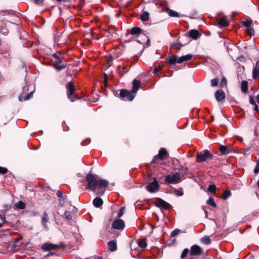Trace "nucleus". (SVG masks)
<instances>
[{
  "instance_id": "1",
  "label": "nucleus",
  "mask_w": 259,
  "mask_h": 259,
  "mask_svg": "<svg viewBox=\"0 0 259 259\" xmlns=\"http://www.w3.org/2000/svg\"><path fill=\"white\" fill-rule=\"evenodd\" d=\"M87 184L86 188L94 191L97 195L104 194L105 188L109 185V182L104 179H98L96 175L89 174L86 176Z\"/></svg>"
},
{
  "instance_id": "2",
  "label": "nucleus",
  "mask_w": 259,
  "mask_h": 259,
  "mask_svg": "<svg viewBox=\"0 0 259 259\" xmlns=\"http://www.w3.org/2000/svg\"><path fill=\"white\" fill-rule=\"evenodd\" d=\"M140 83L139 80L134 79L133 81L132 91L121 90L120 92V97L121 98H127L129 101H132L135 97L136 94L140 88Z\"/></svg>"
},
{
  "instance_id": "3",
  "label": "nucleus",
  "mask_w": 259,
  "mask_h": 259,
  "mask_svg": "<svg viewBox=\"0 0 259 259\" xmlns=\"http://www.w3.org/2000/svg\"><path fill=\"white\" fill-rule=\"evenodd\" d=\"M67 95L68 98L71 101L73 102L77 99V97L74 94L75 86L73 81H69L66 85Z\"/></svg>"
},
{
  "instance_id": "4",
  "label": "nucleus",
  "mask_w": 259,
  "mask_h": 259,
  "mask_svg": "<svg viewBox=\"0 0 259 259\" xmlns=\"http://www.w3.org/2000/svg\"><path fill=\"white\" fill-rule=\"evenodd\" d=\"M213 154L208 150H205L203 153H198L196 156V161L201 163L205 161L207 159H212Z\"/></svg>"
},
{
  "instance_id": "5",
  "label": "nucleus",
  "mask_w": 259,
  "mask_h": 259,
  "mask_svg": "<svg viewBox=\"0 0 259 259\" xmlns=\"http://www.w3.org/2000/svg\"><path fill=\"white\" fill-rule=\"evenodd\" d=\"M165 181L168 184H177L181 181V177L178 172L172 173L165 177Z\"/></svg>"
},
{
  "instance_id": "6",
  "label": "nucleus",
  "mask_w": 259,
  "mask_h": 259,
  "mask_svg": "<svg viewBox=\"0 0 259 259\" xmlns=\"http://www.w3.org/2000/svg\"><path fill=\"white\" fill-rule=\"evenodd\" d=\"M159 184L155 178H153V181L146 186V190L150 193H155L159 189Z\"/></svg>"
},
{
  "instance_id": "7",
  "label": "nucleus",
  "mask_w": 259,
  "mask_h": 259,
  "mask_svg": "<svg viewBox=\"0 0 259 259\" xmlns=\"http://www.w3.org/2000/svg\"><path fill=\"white\" fill-rule=\"evenodd\" d=\"M125 224L124 221L119 219H115L112 224V228L116 230H122L124 228Z\"/></svg>"
},
{
  "instance_id": "8",
  "label": "nucleus",
  "mask_w": 259,
  "mask_h": 259,
  "mask_svg": "<svg viewBox=\"0 0 259 259\" xmlns=\"http://www.w3.org/2000/svg\"><path fill=\"white\" fill-rule=\"evenodd\" d=\"M167 154V153L164 148H161L159 151L158 154L153 157L152 162H155L158 159L160 160L162 159Z\"/></svg>"
},
{
  "instance_id": "9",
  "label": "nucleus",
  "mask_w": 259,
  "mask_h": 259,
  "mask_svg": "<svg viewBox=\"0 0 259 259\" xmlns=\"http://www.w3.org/2000/svg\"><path fill=\"white\" fill-rule=\"evenodd\" d=\"M202 248L197 245H194L191 246L190 250V254L192 255H197L202 253Z\"/></svg>"
},
{
  "instance_id": "10",
  "label": "nucleus",
  "mask_w": 259,
  "mask_h": 259,
  "mask_svg": "<svg viewBox=\"0 0 259 259\" xmlns=\"http://www.w3.org/2000/svg\"><path fill=\"white\" fill-rule=\"evenodd\" d=\"M58 247V245L51 243H46L42 245L41 248L44 250L49 251L51 250H55Z\"/></svg>"
},
{
  "instance_id": "11",
  "label": "nucleus",
  "mask_w": 259,
  "mask_h": 259,
  "mask_svg": "<svg viewBox=\"0 0 259 259\" xmlns=\"http://www.w3.org/2000/svg\"><path fill=\"white\" fill-rule=\"evenodd\" d=\"M215 99L219 101H223L225 98V93L222 90H218L215 93Z\"/></svg>"
},
{
  "instance_id": "12",
  "label": "nucleus",
  "mask_w": 259,
  "mask_h": 259,
  "mask_svg": "<svg viewBox=\"0 0 259 259\" xmlns=\"http://www.w3.org/2000/svg\"><path fill=\"white\" fill-rule=\"evenodd\" d=\"M259 76V60L256 63L252 71V77L255 79Z\"/></svg>"
},
{
  "instance_id": "13",
  "label": "nucleus",
  "mask_w": 259,
  "mask_h": 259,
  "mask_svg": "<svg viewBox=\"0 0 259 259\" xmlns=\"http://www.w3.org/2000/svg\"><path fill=\"white\" fill-rule=\"evenodd\" d=\"M49 221V216L48 213L46 212H44L43 214V217L41 219V224L42 226L44 227L45 229L46 230L48 229V226L47 225V223Z\"/></svg>"
},
{
  "instance_id": "14",
  "label": "nucleus",
  "mask_w": 259,
  "mask_h": 259,
  "mask_svg": "<svg viewBox=\"0 0 259 259\" xmlns=\"http://www.w3.org/2000/svg\"><path fill=\"white\" fill-rule=\"evenodd\" d=\"M189 36L194 39H197L200 36L198 31L196 30H191L189 31Z\"/></svg>"
},
{
  "instance_id": "15",
  "label": "nucleus",
  "mask_w": 259,
  "mask_h": 259,
  "mask_svg": "<svg viewBox=\"0 0 259 259\" xmlns=\"http://www.w3.org/2000/svg\"><path fill=\"white\" fill-rule=\"evenodd\" d=\"M192 58V55L191 54H187L179 58L178 63H182L184 61H189Z\"/></svg>"
},
{
  "instance_id": "16",
  "label": "nucleus",
  "mask_w": 259,
  "mask_h": 259,
  "mask_svg": "<svg viewBox=\"0 0 259 259\" xmlns=\"http://www.w3.org/2000/svg\"><path fill=\"white\" fill-rule=\"evenodd\" d=\"M220 151L223 155H227L230 153L231 150L229 147L221 145L220 147Z\"/></svg>"
},
{
  "instance_id": "17",
  "label": "nucleus",
  "mask_w": 259,
  "mask_h": 259,
  "mask_svg": "<svg viewBox=\"0 0 259 259\" xmlns=\"http://www.w3.org/2000/svg\"><path fill=\"white\" fill-rule=\"evenodd\" d=\"M93 205L96 207H99L102 205L103 201L100 197H96L93 200Z\"/></svg>"
},
{
  "instance_id": "18",
  "label": "nucleus",
  "mask_w": 259,
  "mask_h": 259,
  "mask_svg": "<svg viewBox=\"0 0 259 259\" xmlns=\"http://www.w3.org/2000/svg\"><path fill=\"white\" fill-rule=\"evenodd\" d=\"M108 248L111 251H114L117 249L116 242L114 240L110 241L108 243Z\"/></svg>"
},
{
  "instance_id": "19",
  "label": "nucleus",
  "mask_w": 259,
  "mask_h": 259,
  "mask_svg": "<svg viewBox=\"0 0 259 259\" xmlns=\"http://www.w3.org/2000/svg\"><path fill=\"white\" fill-rule=\"evenodd\" d=\"M128 32L132 35L139 34L141 32V29L140 27H133L131 30H128Z\"/></svg>"
},
{
  "instance_id": "20",
  "label": "nucleus",
  "mask_w": 259,
  "mask_h": 259,
  "mask_svg": "<svg viewBox=\"0 0 259 259\" xmlns=\"http://www.w3.org/2000/svg\"><path fill=\"white\" fill-rule=\"evenodd\" d=\"M179 58L176 56L174 55L170 57L167 61V62L170 65H174L176 63H178Z\"/></svg>"
},
{
  "instance_id": "21",
  "label": "nucleus",
  "mask_w": 259,
  "mask_h": 259,
  "mask_svg": "<svg viewBox=\"0 0 259 259\" xmlns=\"http://www.w3.org/2000/svg\"><path fill=\"white\" fill-rule=\"evenodd\" d=\"M140 18L143 21H148L149 19V13L147 11H144L141 14Z\"/></svg>"
},
{
  "instance_id": "22",
  "label": "nucleus",
  "mask_w": 259,
  "mask_h": 259,
  "mask_svg": "<svg viewBox=\"0 0 259 259\" xmlns=\"http://www.w3.org/2000/svg\"><path fill=\"white\" fill-rule=\"evenodd\" d=\"M165 11L168 14L169 16L170 17H179V15L177 12L171 10L168 8H166L165 9Z\"/></svg>"
},
{
  "instance_id": "23",
  "label": "nucleus",
  "mask_w": 259,
  "mask_h": 259,
  "mask_svg": "<svg viewBox=\"0 0 259 259\" xmlns=\"http://www.w3.org/2000/svg\"><path fill=\"white\" fill-rule=\"evenodd\" d=\"M241 91L243 93H246L248 91V83L245 80H243L241 84Z\"/></svg>"
},
{
  "instance_id": "24",
  "label": "nucleus",
  "mask_w": 259,
  "mask_h": 259,
  "mask_svg": "<svg viewBox=\"0 0 259 259\" xmlns=\"http://www.w3.org/2000/svg\"><path fill=\"white\" fill-rule=\"evenodd\" d=\"M33 94V92H31L30 93L27 94L26 96H24L22 95H21L19 97V99L20 101H25L29 99L30 98L32 97Z\"/></svg>"
},
{
  "instance_id": "25",
  "label": "nucleus",
  "mask_w": 259,
  "mask_h": 259,
  "mask_svg": "<svg viewBox=\"0 0 259 259\" xmlns=\"http://www.w3.org/2000/svg\"><path fill=\"white\" fill-rule=\"evenodd\" d=\"M14 206L18 209H24L25 208V204L23 201H19L15 203Z\"/></svg>"
},
{
  "instance_id": "26",
  "label": "nucleus",
  "mask_w": 259,
  "mask_h": 259,
  "mask_svg": "<svg viewBox=\"0 0 259 259\" xmlns=\"http://www.w3.org/2000/svg\"><path fill=\"white\" fill-rule=\"evenodd\" d=\"M219 24L221 26L226 27L229 25V23L226 19L224 18H222L219 19Z\"/></svg>"
},
{
  "instance_id": "27",
  "label": "nucleus",
  "mask_w": 259,
  "mask_h": 259,
  "mask_svg": "<svg viewBox=\"0 0 259 259\" xmlns=\"http://www.w3.org/2000/svg\"><path fill=\"white\" fill-rule=\"evenodd\" d=\"M138 244L139 247L144 248L147 246V243L146 240L144 239L139 240L138 241Z\"/></svg>"
},
{
  "instance_id": "28",
  "label": "nucleus",
  "mask_w": 259,
  "mask_h": 259,
  "mask_svg": "<svg viewBox=\"0 0 259 259\" xmlns=\"http://www.w3.org/2000/svg\"><path fill=\"white\" fill-rule=\"evenodd\" d=\"M207 204L208 205H211V206L213 207H215L217 206V204L216 203H215L214 201V199L211 198V197H210L207 200V202H206Z\"/></svg>"
},
{
  "instance_id": "29",
  "label": "nucleus",
  "mask_w": 259,
  "mask_h": 259,
  "mask_svg": "<svg viewBox=\"0 0 259 259\" xmlns=\"http://www.w3.org/2000/svg\"><path fill=\"white\" fill-rule=\"evenodd\" d=\"M231 195V193L230 190H226L224 192L222 197L224 199L226 200L229 198Z\"/></svg>"
},
{
  "instance_id": "30",
  "label": "nucleus",
  "mask_w": 259,
  "mask_h": 259,
  "mask_svg": "<svg viewBox=\"0 0 259 259\" xmlns=\"http://www.w3.org/2000/svg\"><path fill=\"white\" fill-rule=\"evenodd\" d=\"M201 241L205 244H209L211 243V239L209 237L205 236L201 239Z\"/></svg>"
},
{
  "instance_id": "31",
  "label": "nucleus",
  "mask_w": 259,
  "mask_h": 259,
  "mask_svg": "<svg viewBox=\"0 0 259 259\" xmlns=\"http://www.w3.org/2000/svg\"><path fill=\"white\" fill-rule=\"evenodd\" d=\"M53 56L55 59V62L56 63H60L62 62V58L56 54H54Z\"/></svg>"
},
{
  "instance_id": "32",
  "label": "nucleus",
  "mask_w": 259,
  "mask_h": 259,
  "mask_svg": "<svg viewBox=\"0 0 259 259\" xmlns=\"http://www.w3.org/2000/svg\"><path fill=\"white\" fill-rule=\"evenodd\" d=\"M189 252V250L188 248L184 249L181 254V258L182 259L184 258L187 255Z\"/></svg>"
},
{
  "instance_id": "33",
  "label": "nucleus",
  "mask_w": 259,
  "mask_h": 259,
  "mask_svg": "<svg viewBox=\"0 0 259 259\" xmlns=\"http://www.w3.org/2000/svg\"><path fill=\"white\" fill-rule=\"evenodd\" d=\"M53 66L58 71H60L66 67L65 65H58L56 64H53Z\"/></svg>"
},
{
  "instance_id": "34",
  "label": "nucleus",
  "mask_w": 259,
  "mask_h": 259,
  "mask_svg": "<svg viewBox=\"0 0 259 259\" xmlns=\"http://www.w3.org/2000/svg\"><path fill=\"white\" fill-rule=\"evenodd\" d=\"M216 189V186L215 185H210L208 187V191L214 193Z\"/></svg>"
},
{
  "instance_id": "35",
  "label": "nucleus",
  "mask_w": 259,
  "mask_h": 259,
  "mask_svg": "<svg viewBox=\"0 0 259 259\" xmlns=\"http://www.w3.org/2000/svg\"><path fill=\"white\" fill-rule=\"evenodd\" d=\"M65 217L66 219L68 220H72V215L71 214V213L68 211H66L64 213Z\"/></svg>"
},
{
  "instance_id": "36",
  "label": "nucleus",
  "mask_w": 259,
  "mask_h": 259,
  "mask_svg": "<svg viewBox=\"0 0 259 259\" xmlns=\"http://www.w3.org/2000/svg\"><path fill=\"white\" fill-rule=\"evenodd\" d=\"M125 208L124 207H121L117 214V217L120 218L124 213Z\"/></svg>"
},
{
  "instance_id": "37",
  "label": "nucleus",
  "mask_w": 259,
  "mask_h": 259,
  "mask_svg": "<svg viewBox=\"0 0 259 259\" xmlns=\"http://www.w3.org/2000/svg\"><path fill=\"white\" fill-rule=\"evenodd\" d=\"M242 23L244 26H245L247 28H249L251 26V21L247 20L246 21H243Z\"/></svg>"
},
{
  "instance_id": "38",
  "label": "nucleus",
  "mask_w": 259,
  "mask_h": 259,
  "mask_svg": "<svg viewBox=\"0 0 259 259\" xmlns=\"http://www.w3.org/2000/svg\"><path fill=\"white\" fill-rule=\"evenodd\" d=\"M56 195L57 196L60 198H67V196H63V192L60 191V190H58L57 192V193H56Z\"/></svg>"
},
{
  "instance_id": "39",
  "label": "nucleus",
  "mask_w": 259,
  "mask_h": 259,
  "mask_svg": "<svg viewBox=\"0 0 259 259\" xmlns=\"http://www.w3.org/2000/svg\"><path fill=\"white\" fill-rule=\"evenodd\" d=\"M218 84V79L214 78L211 80V85L212 87H215Z\"/></svg>"
},
{
  "instance_id": "40",
  "label": "nucleus",
  "mask_w": 259,
  "mask_h": 259,
  "mask_svg": "<svg viewBox=\"0 0 259 259\" xmlns=\"http://www.w3.org/2000/svg\"><path fill=\"white\" fill-rule=\"evenodd\" d=\"M226 84H227V79L225 77H224L222 78V79L221 80V81L220 83V86L221 87L226 86Z\"/></svg>"
},
{
  "instance_id": "41",
  "label": "nucleus",
  "mask_w": 259,
  "mask_h": 259,
  "mask_svg": "<svg viewBox=\"0 0 259 259\" xmlns=\"http://www.w3.org/2000/svg\"><path fill=\"white\" fill-rule=\"evenodd\" d=\"M8 171V169L3 167L0 166V173L2 174H6Z\"/></svg>"
},
{
  "instance_id": "42",
  "label": "nucleus",
  "mask_w": 259,
  "mask_h": 259,
  "mask_svg": "<svg viewBox=\"0 0 259 259\" xmlns=\"http://www.w3.org/2000/svg\"><path fill=\"white\" fill-rule=\"evenodd\" d=\"M180 232V230L179 229H175L172 231L171 233V236L174 237L178 234Z\"/></svg>"
},
{
  "instance_id": "43",
  "label": "nucleus",
  "mask_w": 259,
  "mask_h": 259,
  "mask_svg": "<svg viewBox=\"0 0 259 259\" xmlns=\"http://www.w3.org/2000/svg\"><path fill=\"white\" fill-rule=\"evenodd\" d=\"M159 204L163 207H166L168 205V203L163 200H160Z\"/></svg>"
},
{
  "instance_id": "44",
  "label": "nucleus",
  "mask_w": 259,
  "mask_h": 259,
  "mask_svg": "<svg viewBox=\"0 0 259 259\" xmlns=\"http://www.w3.org/2000/svg\"><path fill=\"white\" fill-rule=\"evenodd\" d=\"M35 4L41 5L43 3V0H31Z\"/></svg>"
},
{
  "instance_id": "45",
  "label": "nucleus",
  "mask_w": 259,
  "mask_h": 259,
  "mask_svg": "<svg viewBox=\"0 0 259 259\" xmlns=\"http://www.w3.org/2000/svg\"><path fill=\"white\" fill-rule=\"evenodd\" d=\"M247 32L250 34V35H252L254 33V30L252 28H250V27H249L248 28V29H247Z\"/></svg>"
},
{
  "instance_id": "46",
  "label": "nucleus",
  "mask_w": 259,
  "mask_h": 259,
  "mask_svg": "<svg viewBox=\"0 0 259 259\" xmlns=\"http://www.w3.org/2000/svg\"><path fill=\"white\" fill-rule=\"evenodd\" d=\"M66 199L67 198H62V199L60 200L59 205L61 206H62L64 205Z\"/></svg>"
},
{
  "instance_id": "47",
  "label": "nucleus",
  "mask_w": 259,
  "mask_h": 259,
  "mask_svg": "<svg viewBox=\"0 0 259 259\" xmlns=\"http://www.w3.org/2000/svg\"><path fill=\"white\" fill-rule=\"evenodd\" d=\"M249 102L252 105H254L255 104H256L255 101L252 97H250Z\"/></svg>"
},
{
  "instance_id": "48",
  "label": "nucleus",
  "mask_w": 259,
  "mask_h": 259,
  "mask_svg": "<svg viewBox=\"0 0 259 259\" xmlns=\"http://www.w3.org/2000/svg\"><path fill=\"white\" fill-rule=\"evenodd\" d=\"M259 172V164H256L255 167L254 169V172L257 174Z\"/></svg>"
},
{
  "instance_id": "49",
  "label": "nucleus",
  "mask_w": 259,
  "mask_h": 259,
  "mask_svg": "<svg viewBox=\"0 0 259 259\" xmlns=\"http://www.w3.org/2000/svg\"><path fill=\"white\" fill-rule=\"evenodd\" d=\"M181 171L184 175H186L188 173V169L187 168L185 167L181 169Z\"/></svg>"
},
{
  "instance_id": "50",
  "label": "nucleus",
  "mask_w": 259,
  "mask_h": 259,
  "mask_svg": "<svg viewBox=\"0 0 259 259\" xmlns=\"http://www.w3.org/2000/svg\"><path fill=\"white\" fill-rule=\"evenodd\" d=\"M0 219L2 221V223H1L3 224L5 222V215H0Z\"/></svg>"
},
{
  "instance_id": "51",
  "label": "nucleus",
  "mask_w": 259,
  "mask_h": 259,
  "mask_svg": "<svg viewBox=\"0 0 259 259\" xmlns=\"http://www.w3.org/2000/svg\"><path fill=\"white\" fill-rule=\"evenodd\" d=\"M254 106V110H255V111L256 112H258L259 111V110H258V106L256 104H255Z\"/></svg>"
},
{
  "instance_id": "52",
  "label": "nucleus",
  "mask_w": 259,
  "mask_h": 259,
  "mask_svg": "<svg viewBox=\"0 0 259 259\" xmlns=\"http://www.w3.org/2000/svg\"><path fill=\"white\" fill-rule=\"evenodd\" d=\"M159 71V69L155 68H154V70H153V73H157Z\"/></svg>"
},
{
  "instance_id": "53",
  "label": "nucleus",
  "mask_w": 259,
  "mask_h": 259,
  "mask_svg": "<svg viewBox=\"0 0 259 259\" xmlns=\"http://www.w3.org/2000/svg\"><path fill=\"white\" fill-rule=\"evenodd\" d=\"M177 195L178 196H182L183 195V192L182 191H178L177 192Z\"/></svg>"
},
{
  "instance_id": "54",
  "label": "nucleus",
  "mask_w": 259,
  "mask_h": 259,
  "mask_svg": "<svg viewBox=\"0 0 259 259\" xmlns=\"http://www.w3.org/2000/svg\"><path fill=\"white\" fill-rule=\"evenodd\" d=\"M23 90L24 92L27 91L28 90V87L27 86L24 87L23 88Z\"/></svg>"
},
{
  "instance_id": "55",
  "label": "nucleus",
  "mask_w": 259,
  "mask_h": 259,
  "mask_svg": "<svg viewBox=\"0 0 259 259\" xmlns=\"http://www.w3.org/2000/svg\"><path fill=\"white\" fill-rule=\"evenodd\" d=\"M95 259H103L102 256H97L95 257Z\"/></svg>"
},
{
  "instance_id": "56",
  "label": "nucleus",
  "mask_w": 259,
  "mask_h": 259,
  "mask_svg": "<svg viewBox=\"0 0 259 259\" xmlns=\"http://www.w3.org/2000/svg\"><path fill=\"white\" fill-rule=\"evenodd\" d=\"M256 100H257V102L259 104V94L256 97Z\"/></svg>"
},
{
  "instance_id": "57",
  "label": "nucleus",
  "mask_w": 259,
  "mask_h": 259,
  "mask_svg": "<svg viewBox=\"0 0 259 259\" xmlns=\"http://www.w3.org/2000/svg\"><path fill=\"white\" fill-rule=\"evenodd\" d=\"M106 79H107L105 77V85H107V80H106Z\"/></svg>"
},
{
  "instance_id": "58",
  "label": "nucleus",
  "mask_w": 259,
  "mask_h": 259,
  "mask_svg": "<svg viewBox=\"0 0 259 259\" xmlns=\"http://www.w3.org/2000/svg\"><path fill=\"white\" fill-rule=\"evenodd\" d=\"M50 254L51 255H53V254H54V253H52V252H50V254H48V255H49Z\"/></svg>"
},
{
  "instance_id": "59",
  "label": "nucleus",
  "mask_w": 259,
  "mask_h": 259,
  "mask_svg": "<svg viewBox=\"0 0 259 259\" xmlns=\"http://www.w3.org/2000/svg\"><path fill=\"white\" fill-rule=\"evenodd\" d=\"M257 186L259 187V180L257 181Z\"/></svg>"
},
{
  "instance_id": "60",
  "label": "nucleus",
  "mask_w": 259,
  "mask_h": 259,
  "mask_svg": "<svg viewBox=\"0 0 259 259\" xmlns=\"http://www.w3.org/2000/svg\"><path fill=\"white\" fill-rule=\"evenodd\" d=\"M2 227V224L0 223V228Z\"/></svg>"
},
{
  "instance_id": "61",
  "label": "nucleus",
  "mask_w": 259,
  "mask_h": 259,
  "mask_svg": "<svg viewBox=\"0 0 259 259\" xmlns=\"http://www.w3.org/2000/svg\"><path fill=\"white\" fill-rule=\"evenodd\" d=\"M57 1H58V2H61L62 0H56Z\"/></svg>"
},
{
  "instance_id": "62",
  "label": "nucleus",
  "mask_w": 259,
  "mask_h": 259,
  "mask_svg": "<svg viewBox=\"0 0 259 259\" xmlns=\"http://www.w3.org/2000/svg\"><path fill=\"white\" fill-rule=\"evenodd\" d=\"M147 41H148V42H149L150 40H149V39H147Z\"/></svg>"
}]
</instances>
